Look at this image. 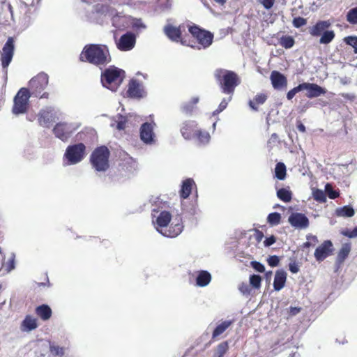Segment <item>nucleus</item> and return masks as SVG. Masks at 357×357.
Here are the masks:
<instances>
[{
	"label": "nucleus",
	"mask_w": 357,
	"mask_h": 357,
	"mask_svg": "<svg viewBox=\"0 0 357 357\" xmlns=\"http://www.w3.org/2000/svg\"><path fill=\"white\" fill-rule=\"evenodd\" d=\"M153 222L155 225V229L163 236L175 238L183 230L182 218L178 217L175 219L176 222H172L169 229L167 226L171 222L172 215L169 211L158 206L152 209Z\"/></svg>",
	"instance_id": "nucleus-1"
},
{
	"label": "nucleus",
	"mask_w": 357,
	"mask_h": 357,
	"mask_svg": "<svg viewBox=\"0 0 357 357\" xmlns=\"http://www.w3.org/2000/svg\"><path fill=\"white\" fill-rule=\"evenodd\" d=\"M79 60L96 66H105L111 61L108 47L100 44L86 45L80 55Z\"/></svg>",
	"instance_id": "nucleus-2"
},
{
	"label": "nucleus",
	"mask_w": 357,
	"mask_h": 357,
	"mask_svg": "<svg viewBox=\"0 0 357 357\" xmlns=\"http://www.w3.org/2000/svg\"><path fill=\"white\" fill-rule=\"evenodd\" d=\"M214 76L221 91L229 96H233L236 87L241 83L238 75L231 70L222 68L216 69L214 72Z\"/></svg>",
	"instance_id": "nucleus-3"
},
{
	"label": "nucleus",
	"mask_w": 357,
	"mask_h": 357,
	"mask_svg": "<svg viewBox=\"0 0 357 357\" xmlns=\"http://www.w3.org/2000/svg\"><path fill=\"white\" fill-rule=\"evenodd\" d=\"M110 151L106 146L96 147L91 153L89 162L97 173H104L109 168Z\"/></svg>",
	"instance_id": "nucleus-4"
},
{
	"label": "nucleus",
	"mask_w": 357,
	"mask_h": 357,
	"mask_svg": "<svg viewBox=\"0 0 357 357\" xmlns=\"http://www.w3.org/2000/svg\"><path fill=\"white\" fill-rule=\"evenodd\" d=\"M97 14L111 17L112 26L119 30L128 27L130 18L121 13H116V10L108 5L97 4L95 6Z\"/></svg>",
	"instance_id": "nucleus-5"
},
{
	"label": "nucleus",
	"mask_w": 357,
	"mask_h": 357,
	"mask_svg": "<svg viewBox=\"0 0 357 357\" xmlns=\"http://www.w3.org/2000/svg\"><path fill=\"white\" fill-rule=\"evenodd\" d=\"M124 77V70L114 66H110L102 73L101 82L104 87L112 91H116L123 82Z\"/></svg>",
	"instance_id": "nucleus-6"
},
{
	"label": "nucleus",
	"mask_w": 357,
	"mask_h": 357,
	"mask_svg": "<svg viewBox=\"0 0 357 357\" xmlns=\"http://www.w3.org/2000/svg\"><path fill=\"white\" fill-rule=\"evenodd\" d=\"M86 155V147L82 142L67 146L63 159L66 160V165H75L81 162Z\"/></svg>",
	"instance_id": "nucleus-7"
},
{
	"label": "nucleus",
	"mask_w": 357,
	"mask_h": 357,
	"mask_svg": "<svg viewBox=\"0 0 357 357\" xmlns=\"http://www.w3.org/2000/svg\"><path fill=\"white\" fill-rule=\"evenodd\" d=\"M48 84V76L44 73H39L32 78L29 83V91L32 96L40 98H47L48 93H42Z\"/></svg>",
	"instance_id": "nucleus-8"
},
{
	"label": "nucleus",
	"mask_w": 357,
	"mask_h": 357,
	"mask_svg": "<svg viewBox=\"0 0 357 357\" xmlns=\"http://www.w3.org/2000/svg\"><path fill=\"white\" fill-rule=\"evenodd\" d=\"M188 31L197 39L200 45L197 47L198 50H201V48L206 49L212 45L213 34L211 32L201 29L195 24L190 26Z\"/></svg>",
	"instance_id": "nucleus-9"
},
{
	"label": "nucleus",
	"mask_w": 357,
	"mask_h": 357,
	"mask_svg": "<svg viewBox=\"0 0 357 357\" xmlns=\"http://www.w3.org/2000/svg\"><path fill=\"white\" fill-rule=\"evenodd\" d=\"M32 96L26 88L20 89L14 98L13 113L16 115L24 114L28 108L29 100Z\"/></svg>",
	"instance_id": "nucleus-10"
},
{
	"label": "nucleus",
	"mask_w": 357,
	"mask_h": 357,
	"mask_svg": "<svg viewBox=\"0 0 357 357\" xmlns=\"http://www.w3.org/2000/svg\"><path fill=\"white\" fill-rule=\"evenodd\" d=\"M77 128L73 123L59 122L54 126L52 132L56 138L66 142Z\"/></svg>",
	"instance_id": "nucleus-11"
},
{
	"label": "nucleus",
	"mask_w": 357,
	"mask_h": 357,
	"mask_svg": "<svg viewBox=\"0 0 357 357\" xmlns=\"http://www.w3.org/2000/svg\"><path fill=\"white\" fill-rule=\"evenodd\" d=\"M156 124L154 122H145L139 128L140 139L146 145H153L156 143V135L154 129Z\"/></svg>",
	"instance_id": "nucleus-12"
},
{
	"label": "nucleus",
	"mask_w": 357,
	"mask_h": 357,
	"mask_svg": "<svg viewBox=\"0 0 357 357\" xmlns=\"http://www.w3.org/2000/svg\"><path fill=\"white\" fill-rule=\"evenodd\" d=\"M58 111L52 107L42 109L38 114V122L43 127L50 128V125L59 119Z\"/></svg>",
	"instance_id": "nucleus-13"
},
{
	"label": "nucleus",
	"mask_w": 357,
	"mask_h": 357,
	"mask_svg": "<svg viewBox=\"0 0 357 357\" xmlns=\"http://www.w3.org/2000/svg\"><path fill=\"white\" fill-rule=\"evenodd\" d=\"M14 40L9 37L4 44L1 54V65L3 69H6L10 63L14 54Z\"/></svg>",
	"instance_id": "nucleus-14"
},
{
	"label": "nucleus",
	"mask_w": 357,
	"mask_h": 357,
	"mask_svg": "<svg viewBox=\"0 0 357 357\" xmlns=\"http://www.w3.org/2000/svg\"><path fill=\"white\" fill-rule=\"evenodd\" d=\"M165 35L172 42H181L183 45H187L185 40L181 38L182 31L181 26H174L171 24L167 23L163 28ZM191 47H195L192 45H188Z\"/></svg>",
	"instance_id": "nucleus-15"
},
{
	"label": "nucleus",
	"mask_w": 357,
	"mask_h": 357,
	"mask_svg": "<svg viewBox=\"0 0 357 357\" xmlns=\"http://www.w3.org/2000/svg\"><path fill=\"white\" fill-rule=\"evenodd\" d=\"M116 44L119 50L123 52L130 51L135 47L136 36L134 33L128 31L120 37Z\"/></svg>",
	"instance_id": "nucleus-16"
},
{
	"label": "nucleus",
	"mask_w": 357,
	"mask_h": 357,
	"mask_svg": "<svg viewBox=\"0 0 357 357\" xmlns=\"http://www.w3.org/2000/svg\"><path fill=\"white\" fill-rule=\"evenodd\" d=\"M128 96L131 98L140 99L146 96L143 84L138 80L132 79L128 84Z\"/></svg>",
	"instance_id": "nucleus-17"
},
{
	"label": "nucleus",
	"mask_w": 357,
	"mask_h": 357,
	"mask_svg": "<svg viewBox=\"0 0 357 357\" xmlns=\"http://www.w3.org/2000/svg\"><path fill=\"white\" fill-rule=\"evenodd\" d=\"M288 221L292 227L298 229H306L309 226L307 217L301 213H292Z\"/></svg>",
	"instance_id": "nucleus-18"
},
{
	"label": "nucleus",
	"mask_w": 357,
	"mask_h": 357,
	"mask_svg": "<svg viewBox=\"0 0 357 357\" xmlns=\"http://www.w3.org/2000/svg\"><path fill=\"white\" fill-rule=\"evenodd\" d=\"M332 251V242L330 240L324 241L321 245L316 248L314 254V257L317 261H322L331 254Z\"/></svg>",
	"instance_id": "nucleus-19"
},
{
	"label": "nucleus",
	"mask_w": 357,
	"mask_h": 357,
	"mask_svg": "<svg viewBox=\"0 0 357 357\" xmlns=\"http://www.w3.org/2000/svg\"><path fill=\"white\" fill-rule=\"evenodd\" d=\"M197 127V123L195 121H185L181 126V134L184 139H192L194 137L195 132L197 130H196Z\"/></svg>",
	"instance_id": "nucleus-20"
},
{
	"label": "nucleus",
	"mask_w": 357,
	"mask_h": 357,
	"mask_svg": "<svg viewBox=\"0 0 357 357\" xmlns=\"http://www.w3.org/2000/svg\"><path fill=\"white\" fill-rule=\"evenodd\" d=\"M303 90H307V97L314 98L324 95L326 90L317 84L303 82L302 83Z\"/></svg>",
	"instance_id": "nucleus-21"
},
{
	"label": "nucleus",
	"mask_w": 357,
	"mask_h": 357,
	"mask_svg": "<svg viewBox=\"0 0 357 357\" xmlns=\"http://www.w3.org/2000/svg\"><path fill=\"white\" fill-rule=\"evenodd\" d=\"M195 276V284L199 287L208 286L212 280L211 274L206 270H200L194 273Z\"/></svg>",
	"instance_id": "nucleus-22"
},
{
	"label": "nucleus",
	"mask_w": 357,
	"mask_h": 357,
	"mask_svg": "<svg viewBox=\"0 0 357 357\" xmlns=\"http://www.w3.org/2000/svg\"><path fill=\"white\" fill-rule=\"evenodd\" d=\"M270 78L273 87L275 89H281L287 84V79L286 77L278 71H273L271 74Z\"/></svg>",
	"instance_id": "nucleus-23"
},
{
	"label": "nucleus",
	"mask_w": 357,
	"mask_h": 357,
	"mask_svg": "<svg viewBox=\"0 0 357 357\" xmlns=\"http://www.w3.org/2000/svg\"><path fill=\"white\" fill-rule=\"evenodd\" d=\"M193 188H196V183L191 178H188L183 181L179 195L181 199H185L189 197Z\"/></svg>",
	"instance_id": "nucleus-24"
},
{
	"label": "nucleus",
	"mask_w": 357,
	"mask_h": 357,
	"mask_svg": "<svg viewBox=\"0 0 357 357\" xmlns=\"http://www.w3.org/2000/svg\"><path fill=\"white\" fill-rule=\"evenodd\" d=\"M38 326L37 319L31 315H26L20 324V330L24 333H30Z\"/></svg>",
	"instance_id": "nucleus-25"
},
{
	"label": "nucleus",
	"mask_w": 357,
	"mask_h": 357,
	"mask_svg": "<svg viewBox=\"0 0 357 357\" xmlns=\"http://www.w3.org/2000/svg\"><path fill=\"white\" fill-rule=\"evenodd\" d=\"M331 25V24L329 21L321 20L310 27L309 32L312 36H319L321 35Z\"/></svg>",
	"instance_id": "nucleus-26"
},
{
	"label": "nucleus",
	"mask_w": 357,
	"mask_h": 357,
	"mask_svg": "<svg viewBox=\"0 0 357 357\" xmlns=\"http://www.w3.org/2000/svg\"><path fill=\"white\" fill-rule=\"evenodd\" d=\"M287 280V273L284 270H278L275 272L274 281H273V288L275 291L281 290L286 282Z\"/></svg>",
	"instance_id": "nucleus-27"
},
{
	"label": "nucleus",
	"mask_w": 357,
	"mask_h": 357,
	"mask_svg": "<svg viewBox=\"0 0 357 357\" xmlns=\"http://www.w3.org/2000/svg\"><path fill=\"white\" fill-rule=\"evenodd\" d=\"M35 312L36 314L43 321L50 319L52 314V309L47 304H43L36 307Z\"/></svg>",
	"instance_id": "nucleus-28"
},
{
	"label": "nucleus",
	"mask_w": 357,
	"mask_h": 357,
	"mask_svg": "<svg viewBox=\"0 0 357 357\" xmlns=\"http://www.w3.org/2000/svg\"><path fill=\"white\" fill-rule=\"evenodd\" d=\"M355 214L354 208L350 205H346L342 207H338L335 211V215L337 217L341 218H351Z\"/></svg>",
	"instance_id": "nucleus-29"
},
{
	"label": "nucleus",
	"mask_w": 357,
	"mask_h": 357,
	"mask_svg": "<svg viewBox=\"0 0 357 357\" xmlns=\"http://www.w3.org/2000/svg\"><path fill=\"white\" fill-rule=\"evenodd\" d=\"M173 5V0H158L155 10L159 13H169Z\"/></svg>",
	"instance_id": "nucleus-30"
},
{
	"label": "nucleus",
	"mask_w": 357,
	"mask_h": 357,
	"mask_svg": "<svg viewBox=\"0 0 357 357\" xmlns=\"http://www.w3.org/2000/svg\"><path fill=\"white\" fill-rule=\"evenodd\" d=\"M199 98L198 96H195L189 102H183L181 106V110L183 113L187 115H191L195 105L199 102Z\"/></svg>",
	"instance_id": "nucleus-31"
},
{
	"label": "nucleus",
	"mask_w": 357,
	"mask_h": 357,
	"mask_svg": "<svg viewBox=\"0 0 357 357\" xmlns=\"http://www.w3.org/2000/svg\"><path fill=\"white\" fill-rule=\"evenodd\" d=\"M351 251V245L349 243H344L342 245L341 249L340 250L337 259H336V264L340 266L342 264L346 258L348 257L349 252Z\"/></svg>",
	"instance_id": "nucleus-32"
},
{
	"label": "nucleus",
	"mask_w": 357,
	"mask_h": 357,
	"mask_svg": "<svg viewBox=\"0 0 357 357\" xmlns=\"http://www.w3.org/2000/svg\"><path fill=\"white\" fill-rule=\"evenodd\" d=\"M233 321L231 320H225L218 324L212 333V338L215 339L222 335L231 324Z\"/></svg>",
	"instance_id": "nucleus-33"
},
{
	"label": "nucleus",
	"mask_w": 357,
	"mask_h": 357,
	"mask_svg": "<svg viewBox=\"0 0 357 357\" xmlns=\"http://www.w3.org/2000/svg\"><path fill=\"white\" fill-rule=\"evenodd\" d=\"M195 197H196V199H195V202L193 203H192L190 204V206H189L188 207H184L183 208V211L184 213H188L189 215H190L192 217H197V215H199L201 213V211L199 208L198 204H197L198 195H197V191H196Z\"/></svg>",
	"instance_id": "nucleus-34"
},
{
	"label": "nucleus",
	"mask_w": 357,
	"mask_h": 357,
	"mask_svg": "<svg viewBox=\"0 0 357 357\" xmlns=\"http://www.w3.org/2000/svg\"><path fill=\"white\" fill-rule=\"evenodd\" d=\"M197 137L199 144L202 145L208 144L211 139L208 132L202 130H197L194 134V137Z\"/></svg>",
	"instance_id": "nucleus-35"
},
{
	"label": "nucleus",
	"mask_w": 357,
	"mask_h": 357,
	"mask_svg": "<svg viewBox=\"0 0 357 357\" xmlns=\"http://www.w3.org/2000/svg\"><path fill=\"white\" fill-rule=\"evenodd\" d=\"M229 349V344L227 341L220 343L215 349L212 357H223Z\"/></svg>",
	"instance_id": "nucleus-36"
},
{
	"label": "nucleus",
	"mask_w": 357,
	"mask_h": 357,
	"mask_svg": "<svg viewBox=\"0 0 357 357\" xmlns=\"http://www.w3.org/2000/svg\"><path fill=\"white\" fill-rule=\"evenodd\" d=\"M286 166L283 162H278L275 168V176L278 179L282 181L286 177Z\"/></svg>",
	"instance_id": "nucleus-37"
},
{
	"label": "nucleus",
	"mask_w": 357,
	"mask_h": 357,
	"mask_svg": "<svg viewBox=\"0 0 357 357\" xmlns=\"http://www.w3.org/2000/svg\"><path fill=\"white\" fill-rule=\"evenodd\" d=\"M277 197L284 202H289L291 200L292 194L286 188H280L277 191Z\"/></svg>",
	"instance_id": "nucleus-38"
},
{
	"label": "nucleus",
	"mask_w": 357,
	"mask_h": 357,
	"mask_svg": "<svg viewBox=\"0 0 357 357\" xmlns=\"http://www.w3.org/2000/svg\"><path fill=\"white\" fill-rule=\"evenodd\" d=\"M65 348L56 344L54 342H50V353L56 356H63L65 354Z\"/></svg>",
	"instance_id": "nucleus-39"
},
{
	"label": "nucleus",
	"mask_w": 357,
	"mask_h": 357,
	"mask_svg": "<svg viewBox=\"0 0 357 357\" xmlns=\"http://www.w3.org/2000/svg\"><path fill=\"white\" fill-rule=\"evenodd\" d=\"M335 32L332 30L325 31L322 34L319 40L321 44H328L335 38Z\"/></svg>",
	"instance_id": "nucleus-40"
},
{
	"label": "nucleus",
	"mask_w": 357,
	"mask_h": 357,
	"mask_svg": "<svg viewBox=\"0 0 357 357\" xmlns=\"http://www.w3.org/2000/svg\"><path fill=\"white\" fill-rule=\"evenodd\" d=\"M281 215L278 212L271 213L268 215L267 222L271 226H276L280 223Z\"/></svg>",
	"instance_id": "nucleus-41"
},
{
	"label": "nucleus",
	"mask_w": 357,
	"mask_h": 357,
	"mask_svg": "<svg viewBox=\"0 0 357 357\" xmlns=\"http://www.w3.org/2000/svg\"><path fill=\"white\" fill-rule=\"evenodd\" d=\"M294 39L290 36H283L280 38V44L285 49H289L294 45Z\"/></svg>",
	"instance_id": "nucleus-42"
},
{
	"label": "nucleus",
	"mask_w": 357,
	"mask_h": 357,
	"mask_svg": "<svg viewBox=\"0 0 357 357\" xmlns=\"http://www.w3.org/2000/svg\"><path fill=\"white\" fill-rule=\"evenodd\" d=\"M2 266L6 268V272L10 273L15 268V254L10 253V259L6 263L3 262Z\"/></svg>",
	"instance_id": "nucleus-43"
},
{
	"label": "nucleus",
	"mask_w": 357,
	"mask_h": 357,
	"mask_svg": "<svg viewBox=\"0 0 357 357\" xmlns=\"http://www.w3.org/2000/svg\"><path fill=\"white\" fill-rule=\"evenodd\" d=\"M347 20L351 24H357V7L350 9L347 13Z\"/></svg>",
	"instance_id": "nucleus-44"
},
{
	"label": "nucleus",
	"mask_w": 357,
	"mask_h": 357,
	"mask_svg": "<svg viewBox=\"0 0 357 357\" xmlns=\"http://www.w3.org/2000/svg\"><path fill=\"white\" fill-rule=\"evenodd\" d=\"M232 96H229L227 98H224L221 102L220 103L218 109H216L213 112V115H217L219 113L222 112L224 109H226L228 103L231 100Z\"/></svg>",
	"instance_id": "nucleus-45"
},
{
	"label": "nucleus",
	"mask_w": 357,
	"mask_h": 357,
	"mask_svg": "<svg viewBox=\"0 0 357 357\" xmlns=\"http://www.w3.org/2000/svg\"><path fill=\"white\" fill-rule=\"evenodd\" d=\"M132 28L136 31L144 30L146 29V24L143 22L140 18H132L131 19Z\"/></svg>",
	"instance_id": "nucleus-46"
},
{
	"label": "nucleus",
	"mask_w": 357,
	"mask_h": 357,
	"mask_svg": "<svg viewBox=\"0 0 357 357\" xmlns=\"http://www.w3.org/2000/svg\"><path fill=\"white\" fill-rule=\"evenodd\" d=\"M312 195L314 199L320 203H324L326 202L325 191H323L322 190L316 189L313 190Z\"/></svg>",
	"instance_id": "nucleus-47"
},
{
	"label": "nucleus",
	"mask_w": 357,
	"mask_h": 357,
	"mask_svg": "<svg viewBox=\"0 0 357 357\" xmlns=\"http://www.w3.org/2000/svg\"><path fill=\"white\" fill-rule=\"evenodd\" d=\"M325 194L328 195L330 199H335L339 196V192L334 190L332 185L329 183L325 185Z\"/></svg>",
	"instance_id": "nucleus-48"
},
{
	"label": "nucleus",
	"mask_w": 357,
	"mask_h": 357,
	"mask_svg": "<svg viewBox=\"0 0 357 357\" xmlns=\"http://www.w3.org/2000/svg\"><path fill=\"white\" fill-rule=\"evenodd\" d=\"M261 278L259 275H251L250 276V284L255 289H259L261 287Z\"/></svg>",
	"instance_id": "nucleus-49"
},
{
	"label": "nucleus",
	"mask_w": 357,
	"mask_h": 357,
	"mask_svg": "<svg viewBox=\"0 0 357 357\" xmlns=\"http://www.w3.org/2000/svg\"><path fill=\"white\" fill-rule=\"evenodd\" d=\"M344 40L354 49L355 53H357V36H347L344 38Z\"/></svg>",
	"instance_id": "nucleus-50"
},
{
	"label": "nucleus",
	"mask_w": 357,
	"mask_h": 357,
	"mask_svg": "<svg viewBox=\"0 0 357 357\" xmlns=\"http://www.w3.org/2000/svg\"><path fill=\"white\" fill-rule=\"evenodd\" d=\"M301 91H303V85L302 84H300L297 86L288 91L287 94V98L289 100H291L297 93Z\"/></svg>",
	"instance_id": "nucleus-51"
},
{
	"label": "nucleus",
	"mask_w": 357,
	"mask_h": 357,
	"mask_svg": "<svg viewBox=\"0 0 357 357\" xmlns=\"http://www.w3.org/2000/svg\"><path fill=\"white\" fill-rule=\"evenodd\" d=\"M294 27L300 28L307 24V20L302 17H294L292 22Z\"/></svg>",
	"instance_id": "nucleus-52"
},
{
	"label": "nucleus",
	"mask_w": 357,
	"mask_h": 357,
	"mask_svg": "<svg viewBox=\"0 0 357 357\" xmlns=\"http://www.w3.org/2000/svg\"><path fill=\"white\" fill-rule=\"evenodd\" d=\"M250 265L253 269L259 273H264L265 271L264 265L259 261H252Z\"/></svg>",
	"instance_id": "nucleus-53"
},
{
	"label": "nucleus",
	"mask_w": 357,
	"mask_h": 357,
	"mask_svg": "<svg viewBox=\"0 0 357 357\" xmlns=\"http://www.w3.org/2000/svg\"><path fill=\"white\" fill-rule=\"evenodd\" d=\"M341 234L349 238H354L357 237V226L353 230L346 229L343 230Z\"/></svg>",
	"instance_id": "nucleus-54"
},
{
	"label": "nucleus",
	"mask_w": 357,
	"mask_h": 357,
	"mask_svg": "<svg viewBox=\"0 0 357 357\" xmlns=\"http://www.w3.org/2000/svg\"><path fill=\"white\" fill-rule=\"evenodd\" d=\"M126 118L121 115L118 116L116 128L119 130H122L126 127Z\"/></svg>",
	"instance_id": "nucleus-55"
},
{
	"label": "nucleus",
	"mask_w": 357,
	"mask_h": 357,
	"mask_svg": "<svg viewBox=\"0 0 357 357\" xmlns=\"http://www.w3.org/2000/svg\"><path fill=\"white\" fill-rule=\"evenodd\" d=\"M267 262L270 266L275 267L279 264L280 259L276 255L270 256L267 259Z\"/></svg>",
	"instance_id": "nucleus-56"
},
{
	"label": "nucleus",
	"mask_w": 357,
	"mask_h": 357,
	"mask_svg": "<svg viewBox=\"0 0 357 357\" xmlns=\"http://www.w3.org/2000/svg\"><path fill=\"white\" fill-rule=\"evenodd\" d=\"M267 99V96L264 93H259L257 94L255 97V102L257 105H262L264 104Z\"/></svg>",
	"instance_id": "nucleus-57"
},
{
	"label": "nucleus",
	"mask_w": 357,
	"mask_h": 357,
	"mask_svg": "<svg viewBox=\"0 0 357 357\" xmlns=\"http://www.w3.org/2000/svg\"><path fill=\"white\" fill-rule=\"evenodd\" d=\"M238 289L243 295H249L250 294V286L246 283H241L239 285Z\"/></svg>",
	"instance_id": "nucleus-58"
},
{
	"label": "nucleus",
	"mask_w": 357,
	"mask_h": 357,
	"mask_svg": "<svg viewBox=\"0 0 357 357\" xmlns=\"http://www.w3.org/2000/svg\"><path fill=\"white\" fill-rule=\"evenodd\" d=\"M276 241V238L271 235L269 237L266 238V239L264 241V245L265 247H270L271 245H273Z\"/></svg>",
	"instance_id": "nucleus-59"
},
{
	"label": "nucleus",
	"mask_w": 357,
	"mask_h": 357,
	"mask_svg": "<svg viewBox=\"0 0 357 357\" xmlns=\"http://www.w3.org/2000/svg\"><path fill=\"white\" fill-rule=\"evenodd\" d=\"M261 3L266 9H270L273 7L275 0H257Z\"/></svg>",
	"instance_id": "nucleus-60"
},
{
	"label": "nucleus",
	"mask_w": 357,
	"mask_h": 357,
	"mask_svg": "<svg viewBox=\"0 0 357 357\" xmlns=\"http://www.w3.org/2000/svg\"><path fill=\"white\" fill-rule=\"evenodd\" d=\"M289 269L292 273H297L299 271L298 264L294 261L289 264Z\"/></svg>",
	"instance_id": "nucleus-61"
},
{
	"label": "nucleus",
	"mask_w": 357,
	"mask_h": 357,
	"mask_svg": "<svg viewBox=\"0 0 357 357\" xmlns=\"http://www.w3.org/2000/svg\"><path fill=\"white\" fill-rule=\"evenodd\" d=\"M278 142V135L276 133H273L271 135L270 139L268 141V145L271 146V144L275 145Z\"/></svg>",
	"instance_id": "nucleus-62"
},
{
	"label": "nucleus",
	"mask_w": 357,
	"mask_h": 357,
	"mask_svg": "<svg viewBox=\"0 0 357 357\" xmlns=\"http://www.w3.org/2000/svg\"><path fill=\"white\" fill-rule=\"evenodd\" d=\"M264 236L261 231H259V230L255 231V238L257 242L261 241L262 239L264 238Z\"/></svg>",
	"instance_id": "nucleus-63"
},
{
	"label": "nucleus",
	"mask_w": 357,
	"mask_h": 357,
	"mask_svg": "<svg viewBox=\"0 0 357 357\" xmlns=\"http://www.w3.org/2000/svg\"><path fill=\"white\" fill-rule=\"evenodd\" d=\"M306 238L307 241L312 242V246H314L318 243V238L316 236L309 234L306 236Z\"/></svg>",
	"instance_id": "nucleus-64"
}]
</instances>
